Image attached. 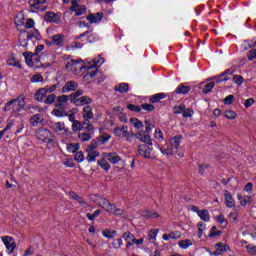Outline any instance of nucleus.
Listing matches in <instances>:
<instances>
[{
  "label": "nucleus",
  "mask_w": 256,
  "mask_h": 256,
  "mask_svg": "<svg viewBox=\"0 0 256 256\" xmlns=\"http://www.w3.org/2000/svg\"><path fill=\"white\" fill-rule=\"evenodd\" d=\"M55 99H57V96L55 94H50L46 97L44 103L46 105H52V103H55Z\"/></svg>",
  "instance_id": "nucleus-54"
},
{
  "label": "nucleus",
  "mask_w": 256,
  "mask_h": 256,
  "mask_svg": "<svg viewBox=\"0 0 256 256\" xmlns=\"http://www.w3.org/2000/svg\"><path fill=\"white\" fill-rule=\"evenodd\" d=\"M134 137L141 141L142 143H145L146 145H153V140L151 139V135L145 131L138 132L134 134Z\"/></svg>",
  "instance_id": "nucleus-14"
},
{
  "label": "nucleus",
  "mask_w": 256,
  "mask_h": 256,
  "mask_svg": "<svg viewBox=\"0 0 256 256\" xmlns=\"http://www.w3.org/2000/svg\"><path fill=\"white\" fill-rule=\"evenodd\" d=\"M103 63H105V59H103L101 56H98L90 62L87 61L84 66H80L78 69H84L86 71L85 79H87L88 83H91L93 77L97 75V67H101Z\"/></svg>",
  "instance_id": "nucleus-1"
},
{
  "label": "nucleus",
  "mask_w": 256,
  "mask_h": 256,
  "mask_svg": "<svg viewBox=\"0 0 256 256\" xmlns=\"http://www.w3.org/2000/svg\"><path fill=\"white\" fill-rule=\"evenodd\" d=\"M44 20L47 23H54L55 25L61 24V13L47 12L44 15Z\"/></svg>",
  "instance_id": "nucleus-13"
},
{
  "label": "nucleus",
  "mask_w": 256,
  "mask_h": 256,
  "mask_svg": "<svg viewBox=\"0 0 256 256\" xmlns=\"http://www.w3.org/2000/svg\"><path fill=\"white\" fill-rule=\"evenodd\" d=\"M36 137L37 139H39V141H42L43 143H48L49 145L53 143V132H51L49 129L39 128L36 131Z\"/></svg>",
  "instance_id": "nucleus-5"
},
{
  "label": "nucleus",
  "mask_w": 256,
  "mask_h": 256,
  "mask_svg": "<svg viewBox=\"0 0 256 256\" xmlns=\"http://www.w3.org/2000/svg\"><path fill=\"white\" fill-rule=\"evenodd\" d=\"M7 65H10L12 67H18V68L21 67V64H19V61L17 60V58H15L14 55H11L9 57V59L7 60Z\"/></svg>",
  "instance_id": "nucleus-44"
},
{
  "label": "nucleus",
  "mask_w": 256,
  "mask_h": 256,
  "mask_svg": "<svg viewBox=\"0 0 256 256\" xmlns=\"http://www.w3.org/2000/svg\"><path fill=\"white\" fill-rule=\"evenodd\" d=\"M53 91H57V84L40 88L35 94L36 101H44L47 93H53Z\"/></svg>",
  "instance_id": "nucleus-9"
},
{
  "label": "nucleus",
  "mask_w": 256,
  "mask_h": 256,
  "mask_svg": "<svg viewBox=\"0 0 256 256\" xmlns=\"http://www.w3.org/2000/svg\"><path fill=\"white\" fill-rule=\"evenodd\" d=\"M180 238H181V232H179V231L170 232L168 234H163V236H162V239L164 241H171V239H173L175 241Z\"/></svg>",
  "instance_id": "nucleus-24"
},
{
  "label": "nucleus",
  "mask_w": 256,
  "mask_h": 256,
  "mask_svg": "<svg viewBox=\"0 0 256 256\" xmlns=\"http://www.w3.org/2000/svg\"><path fill=\"white\" fill-rule=\"evenodd\" d=\"M102 235L105 237V239H115V237H117V231L105 229L102 231Z\"/></svg>",
  "instance_id": "nucleus-31"
},
{
  "label": "nucleus",
  "mask_w": 256,
  "mask_h": 256,
  "mask_svg": "<svg viewBox=\"0 0 256 256\" xmlns=\"http://www.w3.org/2000/svg\"><path fill=\"white\" fill-rule=\"evenodd\" d=\"M138 153L140 157L144 159H155V155H153V147L151 145L142 144L138 147Z\"/></svg>",
  "instance_id": "nucleus-10"
},
{
  "label": "nucleus",
  "mask_w": 256,
  "mask_h": 256,
  "mask_svg": "<svg viewBox=\"0 0 256 256\" xmlns=\"http://www.w3.org/2000/svg\"><path fill=\"white\" fill-rule=\"evenodd\" d=\"M77 87H79V84L75 81H68L63 87H62V93H69L70 91H76Z\"/></svg>",
  "instance_id": "nucleus-20"
},
{
  "label": "nucleus",
  "mask_w": 256,
  "mask_h": 256,
  "mask_svg": "<svg viewBox=\"0 0 256 256\" xmlns=\"http://www.w3.org/2000/svg\"><path fill=\"white\" fill-rule=\"evenodd\" d=\"M70 199H74L75 201H77L79 203V205H81L82 207H87V202H85V200H83V198L79 195H77L75 192L70 191L68 193Z\"/></svg>",
  "instance_id": "nucleus-25"
},
{
  "label": "nucleus",
  "mask_w": 256,
  "mask_h": 256,
  "mask_svg": "<svg viewBox=\"0 0 256 256\" xmlns=\"http://www.w3.org/2000/svg\"><path fill=\"white\" fill-rule=\"evenodd\" d=\"M109 139H111V135L102 134L100 137H98V143H101V145H104V143H107Z\"/></svg>",
  "instance_id": "nucleus-53"
},
{
  "label": "nucleus",
  "mask_w": 256,
  "mask_h": 256,
  "mask_svg": "<svg viewBox=\"0 0 256 256\" xmlns=\"http://www.w3.org/2000/svg\"><path fill=\"white\" fill-rule=\"evenodd\" d=\"M114 135L119 138L125 137L126 141H128L129 143H131V141L135 139V134L129 131V128L127 126L116 127L114 129Z\"/></svg>",
  "instance_id": "nucleus-7"
},
{
  "label": "nucleus",
  "mask_w": 256,
  "mask_h": 256,
  "mask_svg": "<svg viewBox=\"0 0 256 256\" xmlns=\"http://www.w3.org/2000/svg\"><path fill=\"white\" fill-rule=\"evenodd\" d=\"M198 217H200V219L202 221H205L206 223H209V221H211V215L209 214V210H200Z\"/></svg>",
  "instance_id": "nucleus-33"
},
{
  "label": "nucleus",
  "mask_w": 256,
  "mask_h": 256,
  "mask_svg": "<svg viewBox=\"0 0 256 256\" xmlns=\"http://www.w3.org/2000/svg\"><path fill=\"white\" fill-rule=\"evenodd\" d=\"M216 250L214 251V256H219L227 253L229 251V245L218 242L216 245Z\"/></svg>",
  "instance_id": "nucleus-17"
},
{
  "label": "nucleus",
  "mask_w": 256,
  "mask_h": 256,
  "mask_svg": "<svg viewBox=\"0 0 256 256\" xmlns=\"http://www.w3.org/2000/svg\"><path fill=\"white\" fill-rule=\"evenodd\" d=\"M114 91H118V93H127V91H129V84L121 83L114 87Z\"/></svg>",
  "instance_id": "nucleus-39"
},
{
  "label": "nucleus",
  "mask_w": 256,
  "mask_h": 256,
  "mask_svg": "<svg viewBox=\"0 0 256 256\" xmlns=\"http://www.w3.org/2000/svg\"><path fill=\"white\" fill-rule=\"evenodd\" d=\"M81 145L79 143H70L67 145L66 150L68 153H77L79 151Z\"/></svg>",
  "instance_id": "nucleus-38"
},
{
  "label": "nucleus",
  "mask_w": 256,
  "mask_h": 256,
  "mask_svg": "<svg viewBox=\"0 0 256 256\" xmlns=\"http://www.w3.org/2000/svg\"><path fill=\"white\" fill-rule=\"evenodd\" d=\"M233 73H235V70L233 69H228L225 72H223L220 77H224L221 80H218L217 83H220V81H229V79H231V75H233Z\"/></svg>",
  "instance_id": "nucleus-37"
},
{
  "label": "nucleus",
  "mask_w": 256,
  "mask_h": 256,
  "mask_svg": "<svg viewBox=\"0 0 256 256\" xmlns=\"http://www.w3.org/2000/svg\"><path fill=\"white\" fill-rule=\"evenodd\" d=\"M87 41L89 43H95L96 41H99V35H97V33H91L88 36Z\"/></svg>",
  "instance_id": "nucleus-63"
},
{
  "label": "nucleus",
  "mask_w": 256,
  "mask_h": 256,
  "mask_svg": "<svg viewBox=\"0 0 256 256\" xmlns=\"http://www.w3.org/2000/svg\"><path fill=\"white\" fill-rule=\"evenodd\" d=\"M93 201L96 203V205H99V207H102V209H106L107 205L109 204V200L107 198H103L99 195H94L93 196Z\"/></svg>",
  "instance_id": "nucleus-19"
},
{
  "label": "nucleus",
  "mask_w": 256,
  "mask_h": 256,
  "mask_svg": "<svg viewBox=\"0 0 256 256\" xmlns=\"http://www.w3.org/2000/svg\"><path fill=\"white\" fill-rule=\"evenodd\" d=\"M130 123L135 129H143V122L137 118H131Z\"/></svg>",
  "instance_id": "nucleus-45"
},
{
  "label": "nucleus",
  "mask_w": 256,
  "mask_h": 256,
  "mask_svg": "<svg viewBox=\"0 0 256 256\" xmlns=\"http://www.w3.org/2000/svg\"><path fill=\"white\" fill-rule=\"evenodd\" d=\"M143 217L146 219H159V213L151 211V210H146L143 212Z\"/></svg>",
  "instance_id": "nucleus-34"
},
{
  "label": "nucleus",
  "mask_w": 256,
  "mask_h": 256,
  "mask_svg": "<svg viewBox=\"0 0 256 256\" xmlns=\"http://www.w3.org/2000/svg\"><path fill=\"white\" fill-rule=\"evenodd\" d=\"M99 147V142L97 140H92L90 145L86 147V151H95Z\"/></svg>",
  "instance_id": "nucleus-55"
},
{
  "label": "nucleus",
  "mask_w": 256,
  "mask_h": 256,
  "mask_svg": "<svg viewBox=\"0 0 256 256\" xmlns=\"http://www.w3.org/2000/svg\"><path fill=\"white\" fill-rule=\"evenodd\" d=\"M158 149L161 151L162 155H175V153H177L172 145L168 148H161L158 146Z\"/></svg>",
  "instance_id": "nucleus-41"
},
{
  "label": "nucleus",
  "mask_w": 256,
  "mask_h": 256,
  "mask_svg": "<svg viewBox=\"0 0 256 256\" xmlns=\"http://www.w3.org/2000/svg\"><path fill=\"white\" fill-rule=\"evenodd\" d=\"M77 65H79V61L68 59L66 63V69H70V71H75V69H77Z\"/></svg>",
  "instance_id": "nucleus-42"
},
{
  "label": "nucleus",
  "mask_w": 256,
  "mask_h": 256,
  "mask_svg": "<svg viewBox=\"0 0 256 256\" xmlns=\"http://www.w3.org/2000/svg\"><path fill=\"white\" fill-rule=\"evenodd\" d=\"M91 98L89 96H82L79 99L75 100L77 106L89 105L91 104Z\"/></svg>",
  "instance_id": "nucleus-28"
},
{
  "label": "nucleus",
  "mask_w": 256,
  "mask_h": 256,
  "mask_svg": "<svg viewBox=\"0 0 256 256\" xmlns=\"http://www.w3.org/2000/svg\"><path fill=\"white\" fill-rule=\"evenodd\" d=\"M83 129H87V125H84L83 122L76 120L72 124V130L73 131H83Z\"/></svg>",
  "instance_id": "nucleus-40"
},
{
  "label": "nucleus",
  "mask_w": 256,
  "mask_h": 256,
  "mask_svg": "<svg viewBox=\"0 0 256 256\" xmlns=\"http://www.w3.org/2000/svg\"><path fill=\"white\" fill-rule=\"evenodd\" d=\"M246 251L250 255H256V246L253 244H248L246 245Z\"/></svg>",
  "instance_id": "nucleus-62"
},
{
  "label": "nucleus",
  "mask_w": 256,
  "mask_h": 256,
  "mask_svg": "<svg viewBox=\"0 0 256 256\" xmlns=\"http://www.w3.org/2000/svg\"><path fill=\"white\" fill-rule=\"evenodd\" d=\"M51 129L58 135H64V137L69 135V128L65 126V122H54L51 125Z\"/></svg>",
  "instance_id": "nucleus-11"
},
{
  "label": "nucleus",
  "mask_w": 256,
  "mask_h": 256,
  "mask_svg": "<svg viewBox=\"0 0 256 256\" xmlns=\"http://www.w3.org/2000/svg\"><path fill=\"white\" fill-rule=\"evenodd\" d=\"M99 215H101V210L98 209L93 214H86V217L89 221H94L96 217H99Z\"/></svg>",
  "instance_id": "nucleus-58"
},
{
  "label": "nucleus",
  "mask_w": 256,
  "mask_h": 256,
  "mask_svg": "<svg viewBox=\"0 0 256 256\" xmlns=\"http://www.w3.org/2000/svg\"><path fill=\"white\" fill-rule=\"evenodd\" d=\"M78 138L80 139V141H83V142L90 141L91 135L89 133H79Z\"/></svg>",
  "instance_id": "nucleus-60"
},
{
  "label": "nucleus",
  "mask_w": 256,
  "mask_h": 256,
  "mask_svg": "<svg viewBox=\"0 0 256 256\" xmlns=\"http://www.w3.org/2000/svg\"><path fill=\"white\" fill-rule=\"evenodd\" d=\"M184 111H185V105L183 104L174 107L175 115H181V113H184Z\"/></svg>",
  "instance_id": "nucleus-64"
},
{
  "label": "nucleus",
  "mask_w": 256,
  "mask_h": 256,
  "mask_svg": "<svg viewBox=\"0 0 256 256\" xmlns=\"http://www.w3.org/2000/svg\"><path fill=\"white\" fill-rule=\"evenodd\" d=\"M238 201H240L241 207H247L251 204V196L238 195Z\"/></svg>",
  "instance_id": "nucleus-32"
},
{
  "label": "nucleus",
  "mask_w": 256,
  "mask_h": 256,
  "mask_svg": "<svg viewBox=\"0 0 256 256\" xmlns=\"http://www.w3.org/2000/svg\"><path fill=\"white\" fill-rule=\"evenodd\" d=\"M98 165L104 169V171H109V169H111V165L109 164V162H107V160L102 159L98 161Z\"/></svg>",
  "instance_id": "nucleus-51"
},
{
  "label": "nucleus",
  "mask_w": 256,
  "mask_h": 256,
  "mask_svg": "<svg viewBox=\"0 0 256 256\" xmlns=\"http://www.w3.org/2000/svg\"><path fill=\"white\" fill-rule=\"evenodd\" d=\"M43 80V76H41L40 74H35L30 79L31 83H43Z\"/></svg>",
  "instance_id": "nucleus-57"
},
{
  "label": "nucleus",
  "mask_w": 256,
  "mask_h": 256,
  "mask_svg": "<svg viewBox=\"0 0 256 256\" xmlns=\"http://www.w3.org/2000/svg\"><path fill=\"white\" fill-rule=\"evenodd\" d=\"M86 153L88 155L86 159L89 163H93V161L100 155L99 151L96 150H86Z\"/></svg>",
  "instance_id": "nucleus-26"
},
{
  "label": "nucleus",
  "mask_w": 256,
  "mask_h": 256,
  "mask_svg": "<svg viewBox=\"0 0 256 256\" xmlns=\"http://www.w3.org/2000/svg\"><path fill=\"white\" fill-rule=\"evenodd\" d=\"M39 121H41V115L40 114H36V115H34L30 118V122H31L32 127H37V125H39Z\"/></svg>",
  "instance_id": "nucleus-52"
},
{
  "label": "nucleus",
  "mask_w": 256,
  "mask_h": 256,
  "mask_svg": "<svg viewBox=\"0 0 256 256\" xmlns=\"http://www.w3.org/2000/svg\"><path fill=\"white\" fill-rule=\"evenodd\" d=\"M67 103H69L68 95H61L58 97L57 107H59L60 109H63V107H65V105H67Z\"/></svg>",
  "instance_id": "nucleus-29"
},
{
  "label": "nucleus",
  "mask_w": 256,
  "mask_h": 256,
  "mask_svg": "<svg viewBox=\"0 0 256 256\" xmlns=\"http://www.w3.org/2000/svg\"><path fill=\"white\" fill-rule=\"evenodd\" d=\"M102 155L103 157H105V159H108V161H110V163H112L113 165L121 161V157H119V154H117L116 152L103 153Z\"/></svg>",
  "instance_id": "nucleus-18"
},
{
  "label": "nucleus",
  "mask_w": 256,
  "mask_h": 256,
  "mask_svg": "<svg viewBox=\"0 0 256 256\" xmlns=\"http://www.w3.org/2000/svg\"><path fill=\"white\" fill-rule=\"evenodd\" d=\"M170 145L174 149V151L177 153L179 151V146L181 145V136H176L170 140Z\"/></svg>",
  "instance_id": "nucleus-30"
},
{
  "label": "nucleus",
  "mask_w": 256,
  "mask_h": 256,
  "mask_svg": "<svg viewBox=\"0 0 256 256\" xmlns=\"http://www.w3.org/2000/svg\"><path fill=\"white\" fill-rule=\"evenodd\" d=\"M23 57L25 58V62L28 65V67H33V53L24 52Z\"/></svg>",
  "instance_id": "nucleus-43"
},
{
  "label": "nucleus",
  "mask_w": 256,
  "mask_h": 256,
  "mask_svg": "<svg viewBox=\"0 0 256 256\" xmlns=\"http://www.w3.org/2000/svg\"><path fill=\"white\" fill-rule=\"evenodd\" d=\"M70 11L76 12L75 15L77 17L84 15L87 13V8L83 5H79L76 0L72 1V6L70 7Z\"/></svg>",
  "instance_id": "nucleus-15"
},
{
  "label": "nucleus",
  "mask_w": 256,
  "mask_h": 256,
  "mask_svg": "<svg viewBox=\"0 0 256 256\" xmlns=\"http://www.w3.org/2000/svg\"><path fill=\"white\" fill-rule=\"evenodd\" d=\"M216 221L222 225V227H227V219H225V216L223 214H220L217 216Z\"/></svg>",
  "instance_id": "nucleus-59"
},
{
  "label": "nucleus",
  "mask_w": 256,
  "mask_h": 256,
  "mask_svg": "<svg viewBox=\"0 0 256 256\" xmlns=\"http://www.w3.org/2000/svg\"><path fill=\"white\" fill-rule=\"evenodd\" d=\"M167 97V94L165 93H157L151 96L150 103H159L161 99H165Z\"/></svg>",
  "instance_id": "nucleus-35"
},
{
  "label": "nucleus",
  "mask_w": 256,
  "mask_h": 256,
  "mask_svg": "<svg viewBox=\"0 0 256 256\" xmlns=\"http://www.w3.org/2000/svg\"><path fill=\"white\" fill-rule=\"evenodd\" d=\"M178 245L180 249H189V247L193 246V241L191 239L180 240Z\"/></svg>",
  "instance_id": "nucleus-36"
},
{
  "label": "nucleus",
  "mask_w": 256,
  "mask_h": 256,
  "mask_svg": "<svg viewBox=\"0 0 256 256\" xmlns=\"http://www.w3.org/2000/svg\"><path fill=\"white\" fill-rule=\"evenodd\" d=\"M39 30L35 29L34 32L32 34H30L29 32L27 31H22L20 32L19 36H18V39H19V42H20V45L22 47H27V41L29 39H39Z\"/></svg>",
  "instance_id": "nucleus-8"
},
{
  "label": "nucleus",
  "mask_w": 256,
  "mask_h": 256,
  "mask_svg": "<svg viewBox=\"0 0 256 256\" xmlns=\"http://www.w3.org/2000/svg\"><path fill=\"white\" fill-rule=\"evenodd\" d=\"M86 19L90 21V23H101V20L103 19V13L98 12L94 14H89Z\"/></svg>",
  "instance_id": "nucleus-23"
},
{
  "label": "nucleus",
  "mask_w": 256,
  "mask_h": 256,
  "mask_svg": "<svg viewBox=\"0 0 256 256\" xmlns=\"http://www.w3.org/2000/svg\"><path fill=\"white\" fill-rule=\"evenodd\" d=\"M82 117L84 119L83 125H86V129L89 133L93 132V126H91V119H94L95 114H93V108L87 105L82 110Z\"/></svg>",
  "instance_id": "nucleus-3"
},
{
  "label": "nucleus",
  "mask_w": 256,
  "mask_h": 256,
  "mask_svg": "<svg viewBox=\"0 0 256 256\" xmlns=\"http://www.w3.org/2000/svg\"><path fill=\"white\" fill-rule=\"evenodd\" d=\"M189 91H191V87L183 85V84L178 86L176 89V93H181L183 95H185L186 93H189Z\"/></svg>",
  "instance_id": "nucleus-46"
},
{
  "label": "nucleus",
  "mask_w": 256,
  "mask_h": 256,
  "mask_svg": "<svg viewBox=\"0 0 256 256\" xmlns=\"http://www.w3.org/2000/svg\"><path fill=\"white\" fill-rule=\"evenodd\" d=\"M74 159L77 161V163H83L85 161V155H83V152L81 151L76 152Z\"/></svg>",
  "instance_id": "nucleus-56"
},
{
  "label": "nucleus",
  "mask_w": 256,
  "mask_h": 256,
  "mask_svg": "<svg viewBox=\"0 0 256 256\" xmlns=\"http://www.w3.org/2000/svg\"><path fill=\"white\" fill-rule=\"evenodd\" d=\"M198 238L201 239L203 237V231L207 228V225L203 222H199L198 225Z\"/></svg>",
  "instance_id": "nucleus-50"
},
{
  "label": "nucleus",
  "mask_w": 256,
  "mask_h": 256,
  "mask_svg": "<svg viewBox=\"0 0 256 256\" xmlns=\"http://www.w3.org/2000/svg\"><path fill=\"white\" fill-rule=\"evenodd\" d=\"M224 199L226 207L229 209H233V207H235V199H233V195H231L227 190L224 192Z\"/></svg>",
  "instance_id": "nucleus-22"
},
{
  "label": "nucleus",
  "mask_w": 256,
  "mask_h": 256,
  "mask_svg": "<svg viewBox=\"0 0 256 256\" xmlns=\"http://www.w3.org/2000/svg\"><path fill=\"white\" fill-rule=\"evenodd\" d=\"M104 211L109 213V215H117V216H121L124 213L123 209L117 207L115 204H112L110 202H108V205L106 206Z\"/></svg>",
  "instance_id": "nucleus-16"
},
{
  "label": "nucleus",
  "mask_w": 256,
  "mask_h": 256,
  "mask_svg": "<svg viewBox=\"0 0 256 256\" xmlns=\"http://www.w3.org/2000/svg\"><path fill=\"white\" fill-rule=\"evenodd\" d=\"M112 247L114 249H120L121 247H123V238H116L112 241Z\"/></svg>",
  "instance_id": "nucleus-48"
},
{
  "label": "nucleus",
  "mask_w": 256,
  "mask_h": 256,
  "mask_svg": "<svg viewBox=\"0 0 256 256\" xmlns=\"http://www.w3.org/2000/svg\"><path fill=\"white\" fill-rule=\"evenodd\" d=\"M52 43L56 47H63V45L65 43V35L56 34V35L52 36Z\"/></svg>",
  "instance_id": "nucleus-21"
},
{
  "label": "nucleus",
  "mask_w": 256,
  "mask_h": 256,
  "mask_svg": "<svg viewBox=\"0 0 256 256\" xmlns=\"http://www.w3.org/2000/svg\"><path fill=\"white\" fill-rule=\"evenodd\" d=\"M122 239L126 241V249H129V247H133V245H143V243L145 242V239L143 238H135V235L130 231L124 232L122 234Z\"/></svg>",
  "instance_id": "nucleus-4"
},
{
  "label": "nucleus",
  "mask_w": 256,
  "mask_h": 256,
  "mask_svg": "<svg viewBox=\"0 0 256 256\" xmlns=\"http://www.w3.org/2000/svg\"><path fill=\"white\" fill-rule=\"evenodd\" d=\"M29 6L31 11H46L47 7L43 6L47 3V0H29Z\"/></svg>",
  "instance_id": "nucleus-12"
},
{
  "label": "nucleus",
  "mask_w": 256,
  "mask_h": 256,
  "mask_svg": "<svg viewBox=\"0 0 256 256\" xmlns=\"http://www.w3.org/2000/svg\"><path fill=\"white\" fill-rule=\"evenodd\" d=\"M228 217L230 221L235 223L237 221V217H239V212L237 210H233L229 213Z\"/></svg>",
  "instance_id": "nucleus-61"
},
{
  "label": "nucleus",
  "mask_w": 256,
  "mask_h": 256,
  "mask_svg": "<svg viewBox=\"0 0 256 256\" xmlns=\"http://www.w3.org/2000/svg\"><path fill=\"white\" fill-rule=\"evenodd\" d=\"M1 241L6 248L7 255H13L17 249V242L12 236H2Z\"/></svg>",
  "instance_id": "nucleus-6"
},
{
  "label": "nucleus",
  "mask_w": 256,
  "mask_h": 256,
  "mask_svg": "<svg viewBox=\"0 0 256 256\" xmlns=\"http://www.w3.org/2000/svg\"><path fill=\"white\" fill-rule=\"evenodd\" d=\"M14 23L17 27H23V25H25V15L23 14V12H19L16 15Z\"/></svg>",
  "instance_id": "nucleus-27"
},
{
  "label": "nucleus",
  "mask_w": 256,
  "mask_h": 256,
  "mask_svg": "<svg viewBox=\"0 0 256 256\" xmlns=\"http://www.w3.org/2000/svg\"><path fill=\"white\" fill-rule=\"evenodd\" d=\"M11 107L12 113L18 115L25 109V96H19L17 99H12L6 104V109Z\"/></svg>",
  "instance_id": "nucleus-2"
},
{
  "label": "nucleus",
  "mask_w": 256,
  "mask_h": 256,
  "mask_svg": "<svg viewBox=\"0 0 256 256\" xmlns=\"http://www.w3.org/2000/svg\"><path fill=\"white\" fill-rule=\"evenodd\" d=\"M81 95H83V90L79 89L70 95V99L73 103H75V101H77V99L82 97Z\"/></svg>",
  "instance_id": "nucleus-49"
},
{
  "label": "nucleus",
  "mask_w": 256,
  "mask_h": 256,
  "mask_svg": "<svg viewBox=\"0 0 256 256\" xmlns=\"http://www.w3.org/2000/svg\"><path fill=\"white\" fill-rule=\"evenodd\" d=\"M226 119L234 120L237 119V113L231 109H228L224 112Z\"/></svg>",
  "instance_id": "nucleus-47"
}]
</instances>
